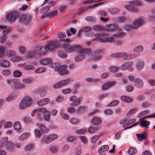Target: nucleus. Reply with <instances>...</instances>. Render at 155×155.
Here are the masks:
<instances>
[{
    "instance_id": "obj_1",
    "label": "nucleus",
    "mask_w": 155,
    "mask_h": 155,
    "mask_svg": "<svg viewBox=\"0 0 155 155\" xmlns=\"http://www.w3.org/2000/svg\"><path fill=\"white\" fill-rule=\"evenodd\" d=\"M94 36L95 38L93 39V40L99 41L101 42H110L113 41L114 40L113 37H106L108 36V35L106 33H98L95 34Z\"/></svg>"
},
{
    "instance_id": "obj_2",
    "label": "nucleus",
    "mask_w": 155,
    "mask_h": 155,
    "mask_svg": "<svg viewBox=\"0 0 155 155\" xmlns=\"http://www.w3.org/2000/svg\"><path fill=\"white\" fill-rule=\"evenodd\" d=\"M6 145L5 148L8 150L12 151L14 148V143L8 140V137H4L0 140V148H3Z\"/></svg>"
},
{
    "instance_id": "obj_3",
    "label": "nucleus",
    "mask_w": 155,
    "mask_h": 155,
    "mask_svg": "<svg viewBox=\"0 0 155 155\" xmlns=\"http://www.w3.org/2000/svg\"><path fill=\"white\" fill-rule=\"evenodd\" d=\"M33 101L31 97L26 96L19 103L18 107L20 109L23 110L30 107Z\"/></svg>"
},
{
    "instance_id": "obj_4",
    "label": "nucleus",
    "mask_w": 155,
    "mask_h": 155,
    "mask_svg": "<svg viewBox=\"0 0 155 155\" xmlns=\"http://www.w3.org/2000/svg\"><path fill=\"white\" fill-rule=\"evenodd\" d=\"M61 46L65 51L67 52H73L78 51L82 47L80 45H74L70 46L68 43H65L61 45Z\"/></svg>"
},
{
    "instance_id": "obj_5",
    "label": "nucleus",
    "mask_w": 155,
    "mask_h": 155,
    "mask_svg": "<svg viewBox=\"0 0 155 155\" xmlns=\"http://www.w3.org/2000/svg\"><path fill=\"white\" fill-rule=\"evenodd\" d=\"M79 54L74 57V60L77 62H80L84 60L85 58V54L90 53L91 50L89 48H82L80 49L79 51Z\"/></svg>"
},
{
    "instance_id": "obj_6",
    "label": "nucleus",
    "mask_w": 155,
    "mask_h": 155,
    "mask_svg": "<svg viewBox=\"0 0 155 155\" xmlns=\"http://www.w3.org/2000/svg\"><path fill=\"white\" fill-rule=\"evenodd\" d=\"M33 113L37 115L43 113V118L45 121L48 120V111L44 107L38 108L33 110Z\"/></svg>"
},
{
    "instance_id": "obj_7",
    "label": "nucleus",
    "mask_w": 155,
    "mask_h": 155,
    "mask_svg": "<svg viewBox=\"0 0 155 155\" xmlns=\"http://www.w3.org/2000/svg\"><path fill=\"white\" fill-rule=\"evenodd\" d=\"M18 12L13 11L7 14L6 16L7 21L9 23L14 22L18 16Z\"/></svg>"
},
{
    "instance_id": "obj_8",
    "label": "nucleus",
    "mask_w": 155,
    "mask_h": 155,
    "mask_svg": "<svg viewBox=\"0 0 155 155\" xmlns=\"http://www.w3.org/2000/svg\"><path fill=\"white\" fill-rule=\"evenodd\" d=\"M144 19L142 18H138L135 19L132 23L133 28L134 29H137L144 23Z\"/></svg>"
},
{
    "instance_id": "obj_9",
    "label": "nucleus",
    "mask_w": 155,
    "mask_h": 155,
    "mask_svg": "<svg viewBox=\"0 0 155 155\" xmlns=\"http://www.w3.org/2000/svg\"><path fill=\"white\" fill-rule=\"evenodd\" d=\"M70 81L68 78H67L58 81L56 83L54 84L53 87L55 89H59L68 85Z\"/></svg>"
},
{
    "instance_id": "obj_10",
    "label": "nucleus",
    "mask_w": 155,
    "mask_h": 155,
    "mask_svg": "<svg viewBox=\"0 0 155 155\" xmlns=\"http://www.w3.org/2000/svg\"><path fill=\"white\" fill-rule=\"evenodd\" d=\"M48 49V44H46L45 47H38L35 50L36 54L43 55L45 54L47 50Z\"/></svg>"
},
{
    "instance_id": "obj_11",
    "label": "nucleus",
    "mask_w": 155,
    "mask_h": 155,
    "mask_svg": "<svg viewBox=\"0 0 155 155\" xmlns=\"http://www.w3.org/2000/svg\"><path fill=\"white\" fill-rule=\"evenodd\" d=\"M67 67L65 65H62L57 68L54 70L58 71V73L61 75L67 74H68L69 72L67 69Z\"/></svg>"
},
{
    "instance_id": "obj_12",
    "label": "nucleus",
    "mask_w": 155,
    "mask_h": 155,
    "mask_svg": "<svg viewBox=\"0 0 155 155\" xmlns=\"http://www.w3.org/2000/svg\"><path fill=\"white\" fill-rule=\"evenodd\" d=\"M101 50H97L91 52L92 56V59L95 61L100 60L101 59V56L100 54L102 52Z\"/></svg>"
},
{
    "instance_id": "obj_13",
    "label": "nucleus",
    "mask_w": 155,
    "mask_h": 155,
    "mask_svg": "<svg viewBox=\"0 0 155 155\" xmlns=\"http://www.w3.org/2000/svg\"><path fill=\"white\" fill-rule=\"evenodd\" d=\"M31 19V17L29 15H22L21 16L20 18V20L22 22L27 25L29 23Z\"/></svg>"
},
{
    "instance_id": "obj_14",
    "label": "nucleus",
    "mask_w": 155,
    "mask_h": 155,
    "mask_svg": "<svg viewBox=\"0 0 155 155\" xmlns=\"http://www.w3.org/2000/svg\"><path fill=\"white\" fill-rule=\"evenodd\" d=\"M134 64V63L133 61H127L123 64L119 68L121 70L125 71L128 69L129 67L133 66Z\"/></svg>"
},
{
    "instance_id": "obj_15",
    "label": "nucleus",
    "mask_w": 155,
    "mask_h": 155,
    "mask_svg": "<svg viewBox=\"0 0 155 155\" xmlns=\"http://www.w3.org/2000/svg\"><path fill=\"white\" fill-rule=\"evenodd\" d=\"M58 46L57 41L51 40L49 41V51H53Z\"/></svg>"
},
{
    "instance_id": "obj_16",
    "label": "nucleus",
    "mask_w": 155,
    "mask_h": 155,
    "mask_svg": "<svg viewBox=\"0 0 155 155\" xmlns=\"http://www.w3.org/2000/svg\"><path fill=\"white\" fill-rule=\"evenodd\" d=\"M145 66V62L143 60H138L136 62V67L137 70L140 71Z\"/></svg>"
},
{
    "instance_id": "obj_17",
    "label": "nucleus",
    "mask_w": 155,
    "mask_h": 155,
    "mask_svg": "<svg viewBox=\"0 0 155 155\" xmlns=\"http://www.w3.org/2000/svg\"><path fill=\"white\" fill-rule=\"evenodd\" d=\"M117 28V26L114 24L106 25L104 27V29L107 31H112Z\"/></svg>"
},
{
    "instance_id": "obj_18",
    "label": "nucleus",
    "mask_w": 155,
    "mask_h": 155,
    "mask_svg": "<svg viewBox=\"0 0 155 155\" xmlns=\"http://www.w3.org/2000/svg\"><path fill=\"white\" fill-rule=\"evenodd\" d=\"M26 85L21 83L18 79H16L14 88L16 89H22L25 87Z\"/></svg>"
},
{
    "instance_id": "obj_19",
    "label": "nucleus",
    "mask_w": 155,
    "mask_h": 155,
    "mask_svg": "<svg viewBox=\"0 0 155 155\" xmlns=\"http://www.w3.org/2000/svg\"><path fill=\"white\" fill-rule=\"evenodd\" d=\"M13 128L18 133H20L22 131V129L20 123L18 121H15L13 125Z\"/></svg>"
},
{
    "instance_id": "obj_20",
    "label": "nucleus",
    "mask_w": 155,
    "mask_h": 155,
    "mask_svg": "<svg viewBox=\"0 0 155 155\" xmlns=\"http://www.w3.org/2000/svg\"><path fill=\"white\" fill-rule=\"evenodd\" d=\"M134 84L135 86L140 89L142 88L143 85V81L140 78H137L135 80Z\"/></svg>"
},
{
    "instance_id": "obj_21",
    "label": "nucleus",
    "mask_w": 155,
    "mask_h": 155,
    "mask_svg": "<svg viewBox=\"0 0 155 155\" xmlns=\"http://www.w3.org/2000/svg\"><path fill=\"white\" fill-rule=\"evenodd\" d=\"M92 124L94 125H97L101 124V120L100 118L97 117H94L91 120Z\"/></svg>"
},
{
    "instance_id": "obj_22",
    "label": "nucleus",
    "mask_w": 155,
    "mask_h": 155,
    "mask_svg": "<svg viewBox=\"0 0 155 155\" xmlns=\"http://www.w3.org/2000/svg\"><path fill=\"white\" fill-rule=\"evenodd\" d=\"M120 98L123 101L128 103H130L134 102V99L133 98L127 96H121Z\"/></svg>"
},
{
    "instance_id": "obj_23",
    "label": "nucleus",
    "mask_w": 155,
    "mask_h": 155,
    "mask_svg": "<svg viewBox=\"0 0 155 155\" xmlns=\"http://www.w3.org/2000/svg\"><path fill=\"white\" fill-rule=\"evenodd\" d=\"M10 66L9 61L4 59L0 60V67L4 68H8Z\"/></svg>"
},
{
    "instance_id": "obj_24",
    "label": "nucleus",
    "mask_w": 155,
    "mask_h": 155,
    "mask_svg": "<svg viewBox=\"0 0 155 155\" xmlns=\"http://www.w3.org/2000/svg\"><path fill=\"white\" fill-rule=\"evenodd\" d=\"M36 126L39 128L43 133H47L48 132V128L40 123H37Z\"/></svg>"
},
{
    "instance_id": "obj_25",
    "label": "nucleus",
    "mask_w": 155,
    "mask_h": 155,
    "mask_svg": "<svg viewBox=\"0 0 155 155\" xmlns=\"http://www.w3.org/2000/svg\"><path fill=\"white\" fill-rule=\"evenodd\" d=\"M116 83V81H113L109 82L104 84L102 86V88L103 90H106L115 84Z\"/></svg>"
},
{
    "instance_id": "obj_26",
    "label": "nucleus",
    "mask_w": 155,
    "mask_h": 155,
    "mask_svg": "<svg viewBox=\"0 0 155 155\" xmlns=\"http://www.w3.org/2000/svg\"><path fill=\"white\" fill-rule=\"evenodd\" d=\"M16 80V79H8L5 80V82L8 85L14 87Z\"/></svg>"
},
{
    "instance_id": "obj_27",
    "label": "nucleus",
    "mask_w": 155,
    "mask_h": 155,
    "mask_svg": "<svg viewBox=\"0 0 155 155\" xmlns=\"http://www.w3.org/2000/svg\"><path fill=\"white\" fill-rule=\"evenodd\" d=\"M30 134L29 132H25L22 134L21 135L19 136L18 138L19 140L22 141L27 138H28L29 137Z\"/></svg>"
},
{
    "instance_id": "obj_28",
    "label": "nucleus",
    "mask_w": 155,
    "mask_h": 155,
    "mask_svg": "<svg viewBox=\"0 0 155 155\" xmlns=\"http://www.w3.org/2000/svg\"><path fill=\"white\" fill-rule=\"evenodd\" d=\"M140 125L141 127H145L146 128L148 127V125L150 124V122L149 121L145 120H143V118H141L140 120Z\"/></svg>"
},
{
    "instance_id": "obj_29",
    "label": "nucleus",
    "mask_w": 155,
    "mask_h": 155,
    "mask_svg": "<svg viewBox=\"0 0 155 155\" xmlns=\"http://www.w3.org/2000/svg\"><path fill=\"white\" fill-rule=\"evenodd\" d=\"M137 136L139 141H141L146 139L147 137V134L145 132L140 134H137Z\"/></svg>"
},
{
    "instance_id": "obj_30",
    "label": "nucleus",
    "mask_w": 155,
    "mask_h": 155,
    "mask_svg": "<svg viewBox=\"0 0 155 155\" xmlns=\"http://www.w3.org/2000/svg\"><path fill=\"white\" fill-rule=\"evenodd\" d=\"M6 56L8 57L12 56H14L16 55V52L13 50H9L6 51L5 53Z\"/></svg>"
},
{
    "instance_id": "obj_31",
    "label": "nucleus",
    "mask_w": 155,
    "mask_h": 155,
    "mask_svg": "<svg viewBox=\"0 0 155 155\" xmlns=\"http://www.w3.org/2000/svg\"><path fill=\"white\" fill-rule=\"evenodd\" d=\"M125 8L129 10L132 11L134 12H139V10L137 9L135 7L132 6H130L129 5H125Z\"/></svg>"
},
{
    "instance_id": "obj_32",
    "label": "nucleus",
    "mask_w": 155,
    "mask_h": 155,
    "mask_svg": "<svg viewBox=\"0 0 155 155\" xmlns=\"http://www.w3.org/2000/svg\"><path fill=\"white\" fill-rule=\"evenodd\" d=\"M58 138V136L54 134L49 135V143L56 140Z\"/></svg>"
},
{
    "instance_id": "obj_33",
    "label": "nucleus",
    "mask_w": 155,
    "mask_h": 155,
    "mask_svg": "<svg viewBox=\"0 0 155 155\" xmlns=\"http://www.w3.org/2000/svg\"><path fill=\"white\" fill-rule=\"evenodd\" d=\"M109 147L107 145H104L98 150V152L99 153H101L107 151Z\"/></svg>"
},
{
    "instance_id": "obj_34",
    "label": "nucleus",
    "mask_w": 155,
    "mask_h": 155,
    "mask_svg": "<svg viewBox=\"0 0 155 155\" xmlns=\"http://www.w3.org/2000/svg\"><path fill=\"white\" fill-rule=\"evenodd\" d=\"M49 150L52 153L54 154L57 153L58 152V148L57 146H51L50 147Z\"/></svg>"
},
{
    "instance_id": "obj_35",
    "label": "nucleus",
    "mask_w": 155,
    "mask_h": 155,
    "mask_svg": "<svg viewBox=\"0 0 155 155\" xmlns=\"http://www.w3.org/2000/svg\"><path fill=\"white\" fill-rule=\"evenodd\" d=\"M120 58H122L125 61L129 60V54L126 52H120Z\"/></svg>"
},
{
    "instance_id": "obj_36",
    "label": "nucleus",
    "mask_w": 155,
    "mask_h": 155,
    "mask_svg": "<svg viewBox=\"0 0 155 155\" xmlns=\"http://www.w3.org/2000/svg\"><path fill=\"white\" fill-rule=\"evenodd\" d=\"M86 107L83 106H80L78 107L77 112L79 114H82L86 110Z\"/></svg>"
},
{
    "instance_id": "obj_37",
    "label": "nucleus",
    "mask_w": 155,
    "mask_h": 155,
    "mask_svg": "<svg viewBox=\"0 0 155 155\" xmlns=\"http://www.w3.org/2000/svg\"><path fill=\"white\" fill-rule=\"evenodd\" d=\"M48 103V98H45L38 102L37 104L38 105L42 106L47 104Z\"/></svg>"
},
{
    "instance_id": "obj_38",
    "label": "nucleus",
    "mask_w": 155,
    "mask_h": 155,
    "mask_svg": "<svg viewBox=\"0 0 155 155\" xmlns=\"http://www.w3.org/2000/svg\"><path fill=\"white\" fill-rule=\"evenodd\" d=\"M136 149L133 147H130L128 150V153L129 155H133L136 153Z\"/></svg>"
},
{
    "instance_id": "obj_39",
    "label": "nucleus",
    "mask_w": 155,
    "mask_h": 155,
    "mask_svg": "<svg viewBox=\"0 0 155 155\" xmlns=\"http://www.w3.org/2000/svg\"><path fill=\"white\" fill-rule=\"evenodd\" d=\"M143 47L140 45L136 47L134 49L133 51L134 52L139 53L142 51L143 50Z\"/></svg>"
},
{
    "instance_id": "obj_40",
    "label": "nucleus",
    "mask_w": 155,
    "mask_h": 155,
    "mask_svg": "<svg viewBox=\"0 0 155 155\" xmlns=\"http://www.w3.org/2000/svg\"><path fill=\"white\" fill-rule=\"evenodd\" d=\"M109 70L112 72H117L119 70V67L116 66H111L109 68Z\"/></svg>"
},
{
    "instance_id": "obj_41",
    "label": "nucleus",
    "mask_w": 155,
    "mask_h": 155,
    "mask_svg": "<svg viewBox=\"0 0 155 155\" xmlns=\"http://www.w3.org/2000/svg\"><path fill=\"white\" fill-rule=\"evenodd\" d=\"M150 113V111L149 110H146L142 111L140 113L137 115V117H140L143 116L145 115Z\"/></svg>"
},
{
    "instance_id": "obj_42",
    "label": "nucleus",
    "mask_w": 155,
    "mask_h": 155,
    "mask_svg": "<svg viewBox=\"0 0 155 155\" xmlns=\"http://www.w3.org/2000/svg\"><path fill=\"white\" fill-rule=\"evenodd\" d=\"M22 81L23 84H28L32 83V80L30 78H25L22 79Z\"/></svg>"
},
{
    "instance_id": "obj_43",
    "label": "nucleus",
    "mask_w": 155,
    "mask_h": 155,
    "mask_svg": "<svg viewBox=\"0 0 155 155\" xmlns=\"http://www.w3.org/2000/svg\"><path fill=\"white\" fill-rule=\"evenodd\" d=\"M109 12L112 14H117L119 11V9L117 8H110L108 10Z\"/></svg>"
},
{
    "instance_id": "obj_44",
    "label": "nucleus",
    "mask_w": 155,
    "mask_h": 155,
    "mask_svg": "<svg viewBox=\"0 0 155 155\" xmlns=\"http://www.w3.org/2000/svg\"><path fill=\"white\" fill-rule=\"evenodd\" d=\"M26 49L23 46H21L19 47L18 51L21 54H24L26 52Z\"/></svg>"
},
{
    "instance_id": "obj_45",
    "label": "nucleus",
    "mask_w": 155,
    "mask_h": 155,
    "mask_svg": "<svg viewBox=\"0 0 155 155\" xmlns=\"http://www.w3.org/2000/svg\"><path fill=\"white\" fill-rule=\"evenodd\" d=\"M23 60L22 58L20 56H15L14 57H12L11 58V60L15 62H18L19 61H21Z\"/></svg>"
},
{
    "instance_id": "obj_46",
    "label": "nucleus",
    "mask_w": 155,
    "mask_h": 155,
    "mask_svg": "<svg viewBox=\"0 0 155 155\" xmlns=\"http://www.w3.org/2000/svg\"><path fill=\"white\" fill-rule=\"evenodd\" d=\"M22 73L18 70H15L13 72V75L14 77L18 78L21 75Z\"/></svg>"
},
{
    "instance_id": "obj_47",
    "label": "nucleus",
    "mask_w": 155,
    "mask_h": 155,
    "mask_svg": "<svg viewBox=\"0 0 155 155\" xmlns=\"http://www.w3.org/2000/svg\"><path fill=\"white\" fill-rule=\"evenodd\" d=\"M45 69L42 67H39L35 70V72L37 73H40L45 72Z\"/></svg>"
},
{
    "instance_id": "obj_48",
    "label": "nucleus",
    "mask_w": 155,
    "mask_h": 155,
    "mask_svg": "<svg viewBox=\"0 0 155 155\" xmlns=\"http://www.w3.org/2000/svg\"><path fill=\"white\" fill-rule=\"evenodd\" d=\"M40 63L43 65H46L48 63V58H43L39 61Z\"/></svg>"
},
{
    "instance_id": "obj_49",
    "label": "nucleus",
    "mask_w": 155,
    "mask_h": 155,
    "mask_svg": "<svg viewBox=\"0 0 155 155\" xmlns=\"http://www.w3.org/2000/svg\"><path fill=\"white\" fill-rule=\"evenodd\" d=\"M35 54L36 53L35 50L33 51L28 52L26 53V56L27 58H30L33 57Z\"/></svg>"
},
{
    "instance_id": "obj_50",
    "label": "nucleus",
    "mask_w": 155,
    "mask_h": 155,
    "mask_svg": "<svg viewBox=\"0 0 155 155\" xmlns=\"http://www.w3.org/2000/svg\"><path fill=\"white\" fill-rule=\"evenodd\" d=\"M124 28L127 31H131L134 29L133 28V24H132L131 25L128 24L124 26Z\"/></svg>"
},
{
    "instance_id": "obj_51",
    "label": "nucleus",
    "mask_w": 155,
    "mask_h": 155,
    "mask_svg": "<svg viewBox=\"0 0 155 155\" xmlns=\"http://www.w3.org/2000/svg\"><path fill=\"white\" fill-rule=\"evenodd\" d=\"M118 32L116 34L114 35L117 37H121L125 34V32L122 31L121 29H118Z\"/></svg>"
},
{
    "instance_id": "obj_52",
    "label": "nucleus",
    "mask_w": 155,
    "mask_h": 155,
    "mask_svg": "<svg viewBox=\"0 0 155 155\" xmlns=\"http://www.w3.org/2000/svg\"><path fill=\"white\" fill-rule=\"evenodd\" d=\"M34 131L35 137L37 138H40L41 135L40 131L38 129H36Z\"/></svg>"
},
{
    "instance_id": "obj_53",
    "label": "nucleus",
    "mask_w": 155,
    "mask_h": 155,
    "mask_svg": "<svg viewBox=\"0 0 155 155\" xmlns=\"http://www.w3.org/2000/svg\"><path fill=\"white\" fill-rule=\"evenodd\" d=\"M97 127H90L88 129V131L90 133H93L97 130Z\"/></svg>"
},
{
    "instance_id": "obj_54",
    "label": "nucleus",
    "mask_w": 155,
    "mask_h": 155,
    "mask_svg": "<svg viewBox=\"0 0 155 155\" xmlns=\"http://www.w3.org/2000/svg\"><path fill=\"white\" fill-rule=\"evenodd\" d=\"M92 30L91 27L89 26H86L81 28L80 31L82 32H86Z\"/></svg>"
},
{
    "instance_id": "obj_55",
    "label": "nucleus",
    "mask_w": 155,
    "mask_h": 155,
    "mask_svg": "<svg viewBox=\"0 0 155 155\" xmlns=\"http://www.w3.org/2000/svg\"><path fill=\"white\" fill-rule=\"evenodd\" d=\"M57 36L58 38L62 39L66 37V35L64 32H60L58 33Z\"/></svg>"
},
{
    "instance_id": "obj_56",
    "label": "nucleus",
    "mask_w": 155,
    "mask_h": 155,
    "mask_svg": "<svg viewBox=\"0 0 155 155\" xmlns=\"http://www.w3.org/2000/svg\"><path fill=\"white\" fill-rule=\"evenodd\" d=\"M99 138V136L96 135H94L91 137V142L92 143H95Z\"/></svg>"
},
{
    "instance_id": "obj_57",
    "label": "nucleus",
    "mask_w": 155,
    "mask_h": 155,
    "mask_svg": "<svg viewBox=\"0 0 155 155\" xmlns=\"http://www.w3.org/2000/svg\"><path fill=\"white\" fill-rule=\"evenodd\" d=\"M129 4L135 6H139L142 5V3L139 1H130Z\"/></svg>"
},
{
    "instance_id": "obj_58",
    "label": "nucleus",
    "mask_w": 155,
    "mask_h": 155,
    "mask_svg": "<svg viewBox=\"0 0 155 155\" xmlns=\"http://www.w3.org/2000/svg\"><path fill=\"white\" fill-rule=\"evenodd\" d=\"M5 48L3 46H0V57H2L3 56Z\"/></svg>"
},
{
    "instance_id": "obj_59",
    "label": "nucleus",
    "mask_w": 155,
    "mask_h": 155,
    "mask_svg": "<svg viewBox=\"0 0 155 155\" xmlns=\"http://www.w3.org/2000/svg\"><path fill=\"white\" fill-rule=\"evenodd\" d=\"M10 74V71L8 69H5L2 71V74L5 76H8Z\"/></svg>"
},
{
    "instance_id": "obj_60",
    "label": "nucleus",
    "mask_w": 155,
    "mask_h": 155,
    "mask_svg": "<svg viewBox=\"0 0 155 155\" xmlns=\"http://www.w3.org/2000/svg\"><path fill=\"white\" fill-rule=\"evenodd\" d=\"M24 69L27 70H34L35 69L34 67L31 65H28L26 64Z\"/></svg>"
},
{
    "instance_id": "obj_61",
    "label": "nucleus",
    "mask_w": 155,
    "mask_h": 155,
    "mask_svg": "<svg viewBox=\"0 0 155 155\" xmlns=\"http://www.w3.org/2000/svg\"><path fill=\"white\" fill-rule=\"evenodd\" d=\"M126 20V18L124 17H119L117 19V22L119 23H121L124 22Z\"/></svg>"
},
{
    "instance_id": "obj_62",
    "label": "nucleus",
    "mask_w": 155,
    "mask_h": 155,
    "mask_svg": "<svg viewBox=\"0 0 155 155\" xmlns=\"http://www.w3.org/2000/svg\"><path fill=\"white\" fill-rule=\"evenodd\" d=\"M137 110L138 108L137 107L131 109L128 113L127 114L129 115H131L134 114Z\"/></svg>"
},
{
    "instance_id": "obj_63",
    "label": "nucleus",
    "mask_w": 155,
    "mask_h": 155,
    "mask_svg": "<svg viewBox=\"0 0 155 155\" xmlns=\"http://www.w3.org/2000/svg\"><path fill=\"white\" fill-rule=\"evenodd\" d=\"M12 123L10 121L7 122L5 123L4 125V127L5 128L10 127L12 126Z\"/></svg>"
},
{
    "instance_id": "obj_64",
    "label": "nucleus",
    "mask_w": 155,
    "mask_h": 155,
    "mask_svg": "<svg viewBox=\"0 0 155 155\" xmlns=\"http://www.w3.org/2000/svg\"><path fill=\"white\" fill-rule=\"evenodd\" d=\"M58 55L59 57L61 58H64L66 57V55L65 54L61 51H59L58 52Z\"/></svg>"
}]
</instances>
